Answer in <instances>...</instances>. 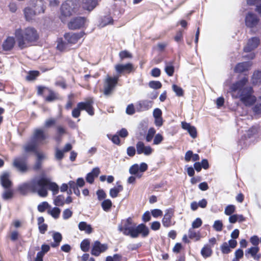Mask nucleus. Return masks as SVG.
<instances>
[{"label":"nucleus","mask_w":261,"mask_h":261,"mask_svg":"<svg viewBox=\"0 0 261 261\" xmlns=\"http://www.w3.org/2000/svg\"><path fill=\"white\" fill-rule=\"evenodd\" d=\"M5 189L6 190L3 192L2 196L4 200H7L13 197V192L10 188Z\"/></svg>","instance_id":"nucleus-41"},{"label":"nucleus","mask_w":261,"mask_h":261,"mask_svg":"<svg viewBox=\"0 0 261 261\" xmlns=\"http://www.w3.org/2000/svg\"><path fill=\"white\" fill-rule=\"evenodd\" d=\"M94 101L90 98L85 102H80L77 104L76 108L73 109L72 111V116L73 118H78L81 115V111L85 110L89 115L93 116L94 114L93 104Z\"/></svg>","instance_id":"nucleus-6"},{"label":"nucleus","mask_w":261,"mask_h":261,"mask_svg":"<svg viewBox=\"0 0 261 261\" xmlns=\"http://www.w3.org/2000/svg\"><path fill=\"white\" fill-rule=\"evenodd\" d=\"M259 21V19L257 16L252 12H248L246 14L245 19V25L250 29L256 27Z\"/></svg>","instance_id":"nucleus-11"},{"label":"nucleus","mask_w":261,"mask_h":261,"mask_svg":"<svg viewBox=\"0 0 261 261\" xmlns=\"http://www.w3.org/2000/svg\"><path fill=\"white\" fill-rule=\"evenodd\" d=\"M253 111L256 114H261V97L259 98L256 105L253 108Z\"/></svg>","instance_id":"nucleus-49"},{"label":"nucleus","mask_w":261,"mask_h":261,"mask_svg":"<svg viewBox=\"0 0 261 261\" xmlns=\"http://www.w3.org/2000/svg\"><path fill=\"white\" fill-rule=\"evenodd\" d=\"M56 122V120L54 118H50L46 120L44 123V126L46 128L50 127L54 125Z\"/></svg>","instance_id":"nucleus-59"},{"label":"nucleus","mask_w":261,"mask_h":261,"mask_svg":"<svg viewBox=\"0 0 261 261\" xmlns=\"http://www.w3.org/2000/svg\"><path fill=\"white\" fill-rule=\"evenodd\" d=\"M258 251L259 248L258 247H251V248H249L246 252V255H247V253H248L250 254L252 256L254 257Z\"/></svg>","instance_id":"nucleus-52"},{"label":"nucleus","mask_w":261,"mask_h":261,"mask_svg":"<svg viewBox=\"0 0 261 261\" xmlns=\"http://www.w3.org/2000/svg\"><path fill=\"white\" fill-rule=\"evenodd\" d=\"M136 150L137 154H144L146 156L151 155L153 151L150 146H145L142 141H138L137 143Z\"/></svg>","instance_id":"nucleus-16"},{"label":"nucleus","mask_w":261,"mask_h":261,"mask_svg":"<svg viewBox=\"0 0 261 261\" xmlns=\"http://www.w3.org/2000/svg\"><path fill=\"white\" fill-rule=\"evenodd\" d=\"M165 71L168 76H171L173 75L174 72V67L173 65L172 62H165Z\"/></svg>","instance_id":"nucleus-34"},{"label":"nucleus","mask_w":261,"mask_h":261,"mask_svg":"<svg viewBox=\"0 0 261 261\" xmlns=\"http://www.w3.org/2000/svg\"><path fill=\"white\" fill-rule=\"evenodd\" d=\"M72 215V212L69 208L65 209L63 212L62 217L64 220L68 219Z\"/></svg>","instance_id":"nucleus-54"},{"label":"nucleus","mask_w":261,"mask_h":261,"mask_svg":"<svg viewBox=\"0 0 261 261\" xmlns=\"http://www.w3.org/2000/svg\"><path fill=\"white\" fill-rule=\"evenodd\" d=\"M108 245L106 244H101L99 241L94 242L91 253L94 256H98L100 253L104 252L108 249Z\"/></svg>","instance_id":"nucleus-14"},{"label":"nucleus","mask_w":261,"mask_h":261,"mask_svg":"<svg viewBox=\"0 0 261 261\" xmlns=\"http://www.w3.org/2000/svg\"><path fill=\"white\" fill-rule=\"evenodd\" d=\"M155 133L156 130L153 127H150L149 128L145 137V140L147 142H150L152 140L155 134Z\"/></svg>","instance_id":"nucleus-40"},{"label":"nucleus","mask_w":261,"mask_h":261,"mask_svg":"<svg viewBox=\"0 0 261 261\" xmlns=\"http://www.w3.org/2000/svg\"><path fill=\"white\" fill-rule=\"evenodd\" d=\"M148 85L150 88L156 90L162 87V83L160 81H151L149 82Z\"/></svg>","instance_id":"nucleus-46"},{"label":"nucleus","mask_w":261,"mask_h":261,"mask_svg":"<svg viewBox=\"0 0 261 261\" xmlns=\"http://www.w3.org/2000/svg\"><path fill=\"white\" fill-rule=\"evenodd\" d=\"M258 132V128L256 126H252L251 128H250L249 129H248L246 132V134H244V135L242 137L241 140H240L239 143L242 145V141L244 138L245 139H246L247 138H251L253 135L256 134Z\"/></svg>","instance_id":"nucleus-28"},{"label":"nucleus","mask_w":261,"mask_h":261,"mask_svg":"<svg viewBox=\"0 0 261 261\" xmlns=\"http://www.w3.org/2000/svg\"><path fill=\"white\" fill-rule=\"evenodd\" d=\"M122 225L118 226V230L125 236H130L132 238H137L141 234L142 238H146L149 234L148 227L144 223L137 226L133 225V220L130 217L122 220Z\"/></svg>","instance_id":"nucleus-2"},{"label":"nucleus","mask_w":261,"mask_h":261,"mask_svg":"<svg viewBox=\"0 0 261 261\" xmlns=\"http://www.w3.org/2000/svg\"><path fill=\"white\" fill-rule=\"evenodd\" d=\"M202 224V220L200 218H196L193 222H192V227L191 228H197L200 227Z\"/></svg>","instance_id":"nucleus-55"},{"label":"nucleus","mask_w":261,"mask_h":261,"mask_svg":"<svg viewBox=\"0 0 261 261\" xmlns=\"http://www.w3.org/2000/svg\"><path fill=\"white\" fill-rule=\"evenodd\" d=\"M15 35L21 48L27 47L29 44L37 41L39 38L37 30L32 27L27 28L24 30L17 29Z\"/></svg>","instance_id":"nucleus-3"},{"label":"nucleus","mask_w":261,"mask_h":261,"mask_svg":"<svg viewBox=\"0 0 261 261\" xmlns=\"http://www.w3.org/2000/svg\"><path fill=\"white\" fill-rule=\"evenodd\" d=\"M248 81L247 77H243L240 80L232 84L230 89L232 92L238 91L240 100L245 106H250L255 103L256 97L253 95V90L251 87H244Z\"/></svg>","instance_id":"nucleus-1"},{"label":"nucleus","mask_w":261,"mask_h":261,"mask_svg":"<svg viewBox=\"0 0 261 261\" xmlns=\"http://www.w3.org/2000/svg\"><path fill=\"white\" fill-rule=\"evenodd\" d=\"M141 243H139L137 244H130L127 246V249L130 251H135L141 247Z\"/></svg>","instance_id":"nucleus-61"},{"label":"nucleus","mask_w":261,"mask_h":261,"mask_svg":"<svg viewBox=\"0 0 261 261\" xmlns=\"http://www.w3.org/2000/svg\"><path fill=\"white\" fill-rule=\"evenodd\" d=\"M65 152L62 150H60L58 148L56 149L55 157L57 160L60 161L64 157V153Z\"/></svg>","instance_id":"nucleus-56"},{"label":"nucleus","mask_w":261,"mask_h":261,"mask_svg":"<svg viewBox=\"0 0 261 261\" xmlns=\"http://www.w3.org/2000/svg\"><path fill=\"white\" fill-rule=\"evenodd\" d=\"M117 187H115L110 190V195L112 198L117 197L118 193L123 189L122 186L118 184V182H117Z\"/></svg>","instance_id":"nucleus-30"},{"label":"nucleus","mask_w":261,"mask_h":261,"mask_svg":"<svg viewBox=\"0 0 261 261\" xmlns=\"http://www.w3.org/2000/svg\"><path fill=\"white\" fill-rule=\"evenodd\" d=\"M42 179H35L30 183H24L19 186L18 191L22 195H25L28 190H31L34 193L38 194L39 187L43 184Z\"/></svg>","instance_id":"nucleus-7"},{"label":"nucleus","mask_w":261,"mask_h":261,"mask_svg":"<svg viewBox=\"0 0 261 261\" xmlns=\"http://www.w3.org/2000/svg\"><path fill=\"white\" fill-rule=\"evenodd\" d=\"M252 83L254 85H260L261 84V71H256L253 73L252 77Z\"/></svg>","instance_id":"nucleus-33"},{"label":"nucleus","mask_w":261,"mask_h":261,"mask_svg":"<svg viewBox=\"0 0 261 261\" xmlns=\"http://www.w3.org/2000/svg\"><path fill=\"white\" fill-rule=\"evenodd\" d=\"M153 105V102L149 100H141L136 104V110L137 112H142L150 109Z\"/></svg>","instance_id":"nucleus-18"},{"label":"nucleus","mask_w":261,"mask_h":261,"mask_svg":"<svg viewBox=\"0 0 261 261\" xmlns=\"http://www.w3.org/2000/svg\"><path fill=\"white\" fill-rule=\"evenodd\" d=\"M79 228L81 231H85L87 233L90 234L92 232V228L90 224L86 222H81L79 224Z\"/></svg>","instance_id":"nucleus-32"},{"label":"nucleus","mask_w":261,"mask_h":261,"mask_svg":"<svg viewBox=\"0 0 261 261\" xmlns=\"http://www.w3.org/2000/svg\"><path fill=\"white\" fill-rule=\"evenodd\" d=\"M50 206L46 201L40 203L37 206L38 211L40 213L44 212L47 208H50Z\"/></svg>","instance_id":"nucleus-44"},{"label":"nucleus","mask_w":261,"mask_h":261,"mask_svg":"<svg viewBox=\"0 0 261 261\" xmlns=\"http://www.w3.org/2000/svg\"><path fill=\"white\" fill-rule=\"evenodd\" d=\"M9 177L10 174L8 172H3L0 177L1 184L4 189H9L12 186V182Z\"/></svg>","instance_id":"nucleus-21"},{"label":"nucleus","mask_w":261,"mask_h":261,"mask_svg":"<svg viewBox=\"0 0 261 261\" xmlns=\"http://www.w3.org/2000/svg\"><path fill=\"white\" fill-rule=\"evenodd\" d=\"M84 35L83 32L73 33H68L64 35V38L69 44H75Z\"/></svg>","instance_id":"nucleus-19"},{"label":"nucleus","mask_w":261,"mask_h":261,"mask_svg":"<svg viewBox=\"0 0 261 261\" xmlns=\"http://www.w3.org/2000/svg\"><path fill=\"white\" fill-rule=\"evenodd\" d=\"M66 46L67 43L61 40L58 41L57 47L59 50L63 51L66 48Z\"/></svg>","instance_id":"nucleus-63"},{"label":"nucleus","mask_w":261,"mask_h":261,"mask_svg":"<svg viewBox=\"0 0 261 261\" xmlns=\"http://www.w3.org/2000/svg\"><path fill=\"white\" fill-rule=\"evenodd\" d=\"M120 61H123L125 59H131L133 57L132 55L127 50L121 51L119 54Z\"/></svg>","instance_id":"nucleus-42"},{"label":"nucleus","mask_w":261,"mask_h":261,"mask_svg":"<svg viewBox=\"0 0 261 261\" xmlns=\"http://www.w3.org/2000/svg\"><path fill=\"white\" fill-rule=\"evenodd\" d=\"M251 66V63L250 62L239 63L237 64L234 70L236 72H243L245 71L248 70Z\"/></svg>","instance_id":"nucleus-24"},{"label":"nucleus","mask_w":261,"mask_h":261,"mask_svg":"<svg viewBox=\"0 0 261 261\" xmlns=\"http://www.w3.org/2000/svg\"><path fill=\"white\" fill-rule=\"evenodd\" d=\"M60 213L61 210L58 207H54L52 209L47 211L48 214L51 215L55 219L59 218Z\"/></svg>","instance_id":"nucleus-38"},{"label":"nucleus","mask_w":261,"mask_h":261,"mask_svg":"<svg viewBox=\"0 0 261 261\" xmlns=\"http://www.w3.org/2000/svg\"><path fill=\"white\" fill-rule=\"evenodd\" d=\"M48 95L45 97V100L48 102H51L58 98V94L50 89H47Z\"/></svg>","instance_id":"nucleus-37"},{"label":"nucleus","mask_w":261,"mask_h":261,"mask_svg":"<svg viewBox=\"0 0 261 261\" xmlns=\"http://www.w3.org/2000/svg\"><path fill=\"white\" fill-rule=\"evenodd\" d=\"M39 74L38 71H31L26 77V79L28 81H32L35 79Z\"/></svg>","instance_id":"nucleus-48"},{"label":"nucleus","mask_w":261,"mask_h":261,"mask_svg":"<svg viewBox=\"0 0 261 261\" xmlns=\"http://www.w3.org/2000/svg\"><path fill=\"white\" fill-rule=\"evenodd\" d=\"M13 166L21 173H24L28 170L27 164L21 158L15 159L13 162Z\"/></svg>","instance_id":"nucleus-20"},{"label":"nucleus","mask_w":261,"mask_h":261,"mask_svg":"<svg viewBox=\"0 0 261 261\" xmlns=\"http://www.w3.org/2000/svg\"><path fill=\"white\" fill-rule=\"evenodd\" d=\"M47 138V136L45 134L43 129L35 128L34 130L31 139H32V141L36 142L37 144H43Z\"/></svg>","instance_id":"nucleus-9"},{"label":"nucleus","mask_w":261,"mask_h":261,"mask_svg":"<svg viewBox=\"0 0 261 261\" xmlns=\"http://www.w3.org/2000/svg\"><path fill=\"white\" fill-rule=\"evenodd\" d=\"M116 72L119 74H129L135 70L133 64L127 63L125 64H118L115 66Z\"/></svg>","instance_id":"nucleus-10"},{"label":"nucleus","mask_w":261,"mask_h":261,"mask_svg":"<svg viewBox=\"0 0 261 261\" xmlns=\"http://www.w3.org/2000/svg\"><path fill=\"white\" fill-rule=\"evenodd\" d=\"M213 228L217 231H221L223 228V223L221 220H216L213 224Z\"/></svg>","instance_id":"nucleus-50"},{"label":"nucleus","mask_w":261,"mask_h":261,"mask_svg":"<svg viewBox=\"0 0 261 261\" xmlns=\"http://www.w3.org/2000/svg\"><path fill=\"white\" fill-rule=\"evenodd\" d=\"M108 137L109 139H111L112 142L115 144L119 145L120 143V140L119 138V136L117 134L114 135L112 136L111 138V135H108Z\"/></svg>","instance_id":"nucleus-57"},{"label":"nucleus","mask_w":261,"mask_h":261,"mask_svg":"<svg viewBox=\"0 0 261 261\" xmlns=\"http://www.w3.org/2000/svg\"><path fill=\"white\" fill-rule=\"evenodd\" d=\"M30 5L39 15L44 13L46 9L45 3L44 0H30Z\"/></svg>","instance_id":"nucleus-12"},{"label":"nucleus","mask_w":261,"mask_h":261,"mask_svg":"<svg viewBox=\"0 0 261 261\" xmlns=\"http://www.w3.org/2000/svg\"><path fill=\"white\" fill-rule=\"evenodd\" d=\"M119 80V77L115 76L111 77L108 75L103 83V93L105 96H109L112 94L115 89Z\"/></svg>","instance_id":"nucleus-8"},{"label":"nucleus","mask_w":261,"mask_h":261,"mask_svg":"<svg viewBox=\"0 0 261 261\" xmlns=\"http://www.w3.org/2000/svg\"><path fill=\"white\" fill-rule=\"evenodd\" d=\"M97 0H83V8L89 11L92 10L97 5Z\"/></svg>","instance_id":"nucleus-26"},{"label":"nucleus","mask_w":261,"mask_h":261,"mask_svg":"<svg viewBox=\"0 0 261 261\" xmlns=\"http://www.w3.org/2000/svg\"><path fill=\"white\" fill-rule=\"evenodd\" d=\"M163 140V137L160 134H157L155 135L153 139V144L158 145L160 144Z\"/></svg>","instance_id":"nucleus-58"},{"label":"nucleus","mask_w":261,"mask_h":261,"mask_svg":"<svg viewBox=\"0 0 261 261\" xmlns=\"http://www.w3.org/2000/svg\"><path fill=\"white\" fill-rule=\"evenodd\" d=\"M136 151L137 150L134 146H129L127 148V154L129 156H134L135 155Z\"/></svg>","instance_id":"nucleus-64"},{"label":"nucleus","mask_w":261,"mask_h":261,"mask_svg":"<svg viewBox=\"0 0 261 261\" xmlns=\"http://www.w3.org/2000/svg\"><path fill=\"white\" fill-rule=\"evenodd\" d=\"M86 18L84 17H76L72 19L68 23L70 30L80 29L83 27L86 23Z\"/></svg>","instance_id":"nucleus-13"},{"label":"nucleus","mask_w":261,"mask_h":261,"mask_svg":"<svg viewBox=\"0 0 261 261\" xmlns=\"http://www.w3.org/2000/svg\"><path fill=\"white\" fill-rule=\"evenodd\" d=\"M172 90L178 96H182L184 95V91L182 89L176 85H172Z\"/></svg>","instance_id":"nucleus-47"},{"label":"nucleus","mask_w":261,"mask_h":261,"mask_svg":"<svg viewBox=\"0 0 261 261\" xmlns=\"http://www.w3.org/2000/svg\"><path fill=\"white\" fill-rule=\"evenodd\" d=\"M230 248L227 242H224L220 246V249L223 254H228L230 253L231 251Z\"/></svg>","instance_id":"nucleus-45"},{"label":"nucleus","mask_w":261,"mask_h":261,"mask_svg":"<svg viewBox=\"0 0 261 261\" xmlns=\"http://www.w3.org/2000/svg\"><path fill=\"white\" fill-rule=\"evenodd\" d=\"M112 201L109 199H105L101 202V207L103 210L105 212L109 211L112 207Z\"/></svg>","instance_id":"nucleus-39"},{"label":"nucleus","mask_w":261,"mask_h":261,"mask_svg":"<svg viewBox=\"0 0 261 261\" xmlns=\"http://www.w3.org/2000/svg\"><path fill=\"white\" fill-rule=\"evenodd\" d=\"M15 40L13 37H8L6 40H4L2 44L3 49L4 51L11 50L15 45Z\"/></svg>","instance_id":"nucleus-22"},{"label":"nucleus","mask_w":261,"mask_h":261,"mask_svg":"<svg viewBox=\"0 0 261 261\" xmlns=\"http://www.w3.org/2000/svg\"><path fill=\"white\" fill-rule=\"evenodd\" d=\"M100 173L99 168L95 167L92 171L88 173L86 176V180L87 182L92 184L94 181L95 177H97Z\"/></svg>","instance_id":"nucleus-23"},{"label":"nucleus","mask_w":261,"mask_h":261,"mask_svg":"<svg viewBox=\"0 0 261 261\" xmlns=\"http://www.w3.org/2000/svg\"><path fill=\"white\" fill-rule=\"evenodd\" d=\"M39 179H42L43 181L42 186L39 187L38 195L40 197H44L47 195V188L52 191L54 195L59 193V187L56 182L50 181L49 178L44 176L40 177Z\"/></svg>","instance_id":"nucleus-4"},{"label":"nucleus","mask_w":261,"mask_h":261,"mask_svg":"<svg viewBox=\"0 0 261 261\" xmlns=\"http://www.w3.org/2000/svg\"><path fill=\"white\" fill-rule=\"evenodd\" d=\"M135 109L133 104H130L127 106L126 109V113L129 115H132L135 113Z\"/></svg>","instance_id":"nucleus-60"},{"label":"nucleus","mask_w":261,"mask_h":261,"mask_svg":"<svg viewBox=\"0 0 261 261\" xmlns=\"http://www.w3.org/2000/svg\"><path fill=\"white\" fill-rule=\"evenodd\" d=\"M188 237L190 239L197 241L200 238V234L199 232L196 231L194 229L190 228L188 231Z\"/></svg>","instance_id":"nucleus-35"},{"label":"nucleus","mask_w":261,"mask_h":261,"mask_svg":"<svg viewBox=\"0 0 261 261\" xmlns=\"http://www.w3.org/2000/svg\"><path fill=\"white\" fill-rule=\"evenodd\" d=\"M80 7L79 0H67L62 4L61 7V14L69 17L76 13Z\"/></svg>","instance_id":"nucleus-5"},{"label":"nucleus","mask_w":261,"mask_h":261,"mask_svg":"<svg viewBox=\"0 0 261 261\" xmlns=\"http://www.w3.org/2000/svg\"><path fill=\"white\" fill-rule=\"evenodd\" d=\"M90 241L88 239L84 240L81 243V249L84 252H87L89 250Z\"/></svg>","instance_id":"nucleus-43"},{"label":"nucleus","mask_w":261,"mask_h":261,"mask_svg":"<svg viewBox=\"0 0 261 261\" xmlns=\"http://www.w3.org/2000/svg\"><path fill=\"white\" fill-rule=\"evenodd\" d=\"M174 215V211L172 209H167L165 211V214L162 219L163 225L165 227H169L174 225L175 222L172 220Z\"/></svg>","instance_id":"nucleus-15"},{"label":"nucleus","mask_w":261,"mask_h":261,"mask_svg":"<svg viewBox=\"0 0 261 261\" xmlns=\"http://www.w3.org/2000/svg\"><path fill=\"white\" fill-rule=\"evenodd\" d=\"M260 43V39L257 37H253L248 39L247 44L244 47V51L246 53L251 52L256 48Z\"/></svg>","instance_id":"nucleus-17"},{"label":"nucleus","mask_w":261,"mask_h":261,"mask_svg":"<svg viewBox=\"0 0 261 261\" xmlns=\"http://www.w3.org/2000/svg\"><path fill=\"white\" fill-rule=\"evenodd\" d=\"M38 145V144H37L36 142L32 141V139H31L30 142H28L23 146L24 150L26 153H35L37 151Z\"/></svg>","instance_id":"nucleus-25"},{"label":"nucleus","mask_w":261,"mask_h":261,"mask_svg":"<svg viewBox=\"0 0 261 261\" xmlns=\"http://www.w3.org/2000/svg\"><path fill=\"white\" fill-rule=\"evenodd\" d=\"M213 253L212 246L210 245H205L201 250V255L204 258H207L211 256Z\"/></svg>","instance_id":"nucleus-29"},{"label":"nucleus","mask_w":261,"mask_h":261,"mask_svg":"<svg viewBox=\"0 0 261 261\" xmlns=\"http://www.w3.org/2000/svg\"><path fill=\"white\" fill-rule=\"evenodd\" d=\"M53 238L54 242L51 243L50 246L53 248L58 247L62 240V234L59 232H54L53 234Z\"/></svg>","instance_id":"nucleus-27"},{"label":"nucleus","mask_w":261,"mask_h":261,"mask_svg":"<svg viewBox=\"0 0 261 261\" xmlns=\"http://www.w3.org/2000/svg\"><path fill=\"white\" fill-rule=\"evenodd\" d=\"M24 14L27 20H30L32 19L34 16L39 15L38 13H36L35 10L32 8L29 7L24 9Z\"/></svg>","instance_id":"nucleus-31"},{"label":"nucleus","mask_w":261,"mask_h":261,"mask_svg":"<svg viewBox=\"0 0 261 261\" xmlns=\"http://www.w3.org/2000/svg\"><path fill=\"white\" fill-rule=\"evenodd\" d=\"M96 194L97 196V198L99 201L104 199L107 196L106 193L103 190H97L96 192Z\"/></svg>","instance_id":"nucleus-62"},{"label":"nucleus","mask_w":261,"mask_h":261,"mask_svg":"<svg viewBox=\"0 0 261 261\" xmlns=\"http://www.w3.org/2000/svg\"><path fill=\"white\" fill-rule=\"evenodd\" d=\"M236 207L233 205H228L225 208V214L227 216L231 215L235 211Z\"/></svg>","instance_id":"nucleus-51"},{"label":"nucleus","mask_w":261,"mask_h":261,"mask_svg":"<svg viewBox=\"0 0 261 261\" xmlns=\"http://www.w3.org/2000/svg\"><path fill=\"white\" fill-rule=\"evenodd\" d=\"M139 171V165L135 164L129 169V172L132 175H136Z\"/></svg>","instance_id":"nucleus-53"},{"label":"nucleus","mask_w":261,"mask_h":261,"mask_svg":"<svg viewBox=\"0 0 261 261\" xmlns=\"http://www.w3.org/2000/svg\"><path fill=\"white\" fill-rule=\"evenodd\" d=\"M54 204L56 206H62L65 204V197L63 195L56 196L54 199Z\"/></svg>","instance_id":"nucleus-36"}]
</instances>
